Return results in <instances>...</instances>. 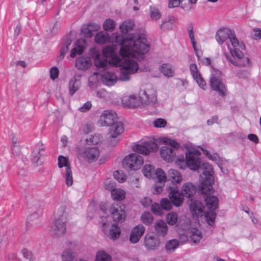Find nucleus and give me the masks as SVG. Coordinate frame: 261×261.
<instances>
[{"instance_id":"obj_1","label":"nucleus","mask_w":261,"mask_h":261,"mask_svg":"<svg viewBox=\"0 0 261 261\" xmlns=\"http://www.w3.org/2000/svg\"><path fill=\"white\" fill-rule=\"evenodd\" d=\"M119 50L120 57L116 55L112 46L104 47L102 53H97L94 58V65L98 68H106L108 65L121 67V73L119 80L127 81L130 80V75L134 74L138 70L137 62L129 58L131 56L142 60L144 55L150 49V45L147 39L143 36H139L136 39L132 37L123 38Z\"/></svg>"},{"instance_id":"obj_2","label":"nucleus","mask_w":261,"mask_h":261,"mask_svg":"<svg viewBox=\"0 0 261 261\" xmlns=\"http://www.w3.org/2000/svg\"><path fill=\"white\" fill-rule=\"evenodd\" d=\"M201 168L203 172L202 175L200 176L199 193L211 194L213 192V184L214 182L213 167L208 163H204Z\"/></svg>"},{"instance_id":"obj_3","label":"nucleus","mask_w":261,"mask_h":261,"mask_svg":"<svg viewBox=\"0 0 261 261\" xmlns=\"http://www.w3.org/2000/svg\"><path fill=\"white\" fill-rule=\"evenodd\" d=\"M213 192L214 190L213 189V192L211 194L201 193L205 195L204 197L205 205L210 211L205 212L204 216L206 222L211 226H213L215 223L217 215L215 211L218 207L219 204L218 198L216 196L211 195Z\"/></svg>"},{"instance_id":"obj_4","label":"nucleus","mask_w":261,"mask_h":261,"mask_svg":"<svg viewBox=\"0 0 261 261\" xmlns=\"http://www.w3.org/2000/svg\"><path fill=\"white\" fill-rule=\"evenodd\" d=\"M163 140L166 145H169L170 147L167 146H162L160 150V155L165 161L168 162H172L175 158V149L179 147V144L174 140L165 137Z\"/></svg>"},{"instance_id":"obj_5","label":"nucleus","mask_w":261,"mask_h":261,"mask_svg":"<svg viewBox=\"0 0 261 261\" xmlns=\"http://www.w3.org/2000/svg\"><path fill=\"white\" fill-rule=\"evenodd\" d=\"M143 163L142 156L136 153H130L126 156L122 162V166L125 169L136 170Z\"/></svg>"},{"instance_id":"obj_6","label":"nucleus","mask_w":261,"mask_h":261,"mask_svg":"<svg viewBox=\"0 0 261 261\" xmlns=\"http://www.w3.org/2000/svg\"><path fill=\"white\" fill-rule=\"evenodd\" d=\"M166 189L172 203L177 207L180 206L184 202V197L179 192L177 186L172 184V186L167 185Z\"/></svg>"},{"instance_id":"obj_7","label":"nucleus","mask_w":261,"mask_h":261,"mask_svg":"<svg viewBox=\"0 0 261 261\" xmlns=\"http://www.w3.org/2000/svg\"><path fill=\"white\" fill-rule=\"evenodd\" d=\"M109 134L112 138L109 144L111 146H114L119 142V140L115 139L118 136L121 135L124 131V126L122 122L120 121H115V123L109 126Z\"/></svg>"},{"instance_id":"obj_8","label":"nucleus","mask_w":261,"mask_h":261,"mask_svg":"<svg viewBox=\"0 0 261 261\" xmlns=\"http://www.w3.org/2000/svg\"><path fill=\"white\" fill-rule=\"evenodd\" d=\"M66 223L63 219H55L54 223L50 229V234L55 239L63 236L66 231Z\"/></svg>"},{"instance_id":"obj_9","label":"nucleus","mask_w":261,"mask_h":261,"mask_svg":"<svg viewBox=\"0 0 261 261\" xmlns=\"http://www.w3.org/2000/svg\"><path fill=\"white\" fill-rule=\"evenodd\" d=\"M58 165L60 168L63 167H65V178L66 184L68 187L71 186L73 184V177L68 158L63 155H59Z\"/></svg>"},{"instance_id":"obj_10","label":"nucleus","mask_w":261,"mask_h":261,"mask_svg":"<svg viewBox=\"0 0 261 261\" xmlns=\"http://www.w3.org/2000/svg\"><path fill=\"white\" fill-rule=\"evenodd\" d=\"M140 95L142 105L154 106L157 102L156 93L153 89L142 91Z\"/></svg>"},{"instance_id":"obj_11","label":"nucleus","mask_w":261,"mask_h":261,"mask_svg":"<svg viewBox=\"0 0 261 261\" xmlns=\"http://www.w3.org/2000/svg\"><path fill=\"white\" fill-rule=\"evenodd\" d=\"M200 152L198 150L195 152L189 151L186 153V165L192 170H197L199 168L201 161L198 157Z\"/></svg>"},{"instance_id":"obj_12","label":"nucleus","mask_w":261,"mask_h":261,"mask_svg":"<svg viewBox=\"0 0 261 261\" xmlns=\"http://www.w3.org/2000/svg\"><path fill=\"white\" fill-rule=\"evenodd\" d=\"M210 83L211 88L217 92L219 95L225 96L226 95L227 89L225 85L218 76L213 73L210 76Z\"/></svg>"},{"instance_id":"obj_13","label":"nucleus","mask_w":261,"mask_h":261,"mask_svg":"<svg viewBox=\"0 0 261 261\" xmlns=\"http://www.w3.org/2000/svg\"><path fill=\"white\" fill-rule=\"evenodd\" d=\"M99 150L97 146L86 147L80 153L83 158L91 163L97 160L99 156Z\"/></svg>"},{"instance_id":"obj_14","label":"nucleus","mask_w":261,"mask_h":261,"mask_svg":"<svg viewBox=\"0 0 261 261\" xmlns=\"http://www.w3.org/2000/svg\"><path fill=\"white\" fill-rule=\"evenodd\" d=\"M116 112L113 110H105L101 114L99 122L102 126H109L118 121Z\"/></svg>"},{"instance_id":"obj_15","label":"nucleus","mask_w":261,"mask_h":261,"mask_svg":"<svg viewBox=\"0 0 261 261\" xmlns=\"http://www.w3.org/2000/svg\"><path fill=\"white\" fill-rule=\"evenodd\" d=\"M190 203L189 204L190 210L193 216L197 217H202L204 215L203 209L204 206L203 204L197 200H194L193 198L190 199Z\"/></svg>"},{"instance_id":"obj_16","label":"nucleus","mask_w":261,"mask_h":261,"mask_svg":"<svg viewBox=\"0 0 261 261\" xmlns=\"http://www.w3.org/2000/svg\"><path fill=\"white\" fill-rule=\"evenodd\" d=\"M109 211L114 221L122 223L125 220L126 218L125 212L120 207L112 205L110 207Z\"/></svg>"},{"instance_id":"obj_17","label":"nucleus","mask_w":261,"mask_h":261,"mask_svg":"<svg viewBox=\"0 0 261 261\" xmlns=\"http://www.w3.org/2000/svg\"><path fill=\"white\" fill-rule=\"evenodd\" d=\"M107 225L108 224L106 222L102 224V230L107 234L110 239L115 240L118 239L121 234L120 227L115 224H112L109 229L107 231L106 230Z\"/></svg>"},{"instance_id":"obj_18","label":"nucleus","mask_w":261,"mask_h":261,"mask_svg":"<svg viewBox=\"0 0 261 261\" xmlns=\"http://www.w3.org/2000/svg\"><path fill=\"white\" fill-rule=\"evenodd\" d=\"M122 101L124 105L130 108L138 107L142 105L140 95L139 97L135 95L125 96L123 97Z\"/></svg>"},{"instance_id":"obj_19","label":"nucleus","mask_w":261,"mask_h":261,"mask_svg":"<svg viewBox=\"0 0 261 261\" xmlns=\"http://www.w3.org/2000/svg\"><path fill=\"white\" fill-rule=\"evenodd\" d=\"M145 230V228L142 224L135 226L132 230L129 237L130 241L134 244L137 243L144 233Z\"/></svg>"},{"instance_id":"obj_20","label":"nucleus","mask_w":261,"mask_h":261,"mask_svg":"<svg viewBox=\"0 0 261 261\" xmlns=\"http://www.w3.org/2000/svg\"><path fill=\"white\" fill-rule=\"evenodd\" d=\"M233 30L227 28H222L219 29L216 32L215 38L220 45H222L224 42L229 39Z\"/></svg>"},{"instance_id":"obj_21","label":"nucleus","mask_w":261,"mask_h":261,"mask_svg":"<svg viewBox=\"0 0 261 261\" xmlns=\"http://www.w3.org/2000/svg\"><path fill=\"white\" fill-rule=\"evenodd\" d=\"M160 244L159 238L152 235H146L144 237V245L147 250H154Z\"/></svg>"},{"instance_id":"obj_22","label":"nucleus","mask_w":261,"mask_h":261,"mask_svg":"<svg viewBox=\"0 0 261 261\" xmlns=\"http://www.w3.org/2000/svg\"><path fill=\"white\" fill-rule=\"evenodd\" d=\"M182 176L181 174L176 170L171 169L168 172V182L167 185H171L174 184L177 186V184H179L182 180Z\"/></svg>"},{"instance_id":"obj_23","label":"nucleus","mask_w":261,"mask_h":261,"mask_svg":"<svg viewBox=\"0 0 261 261\" xmlns=\"http://www.w3.org/2000/svg\"><path fill=\"white\" fill-rule=\"evenodd\" d=\"M152 145H155L152 142H144L142 144H137L133 146V150L134 151L140 154L147 155L150 152V149H152Z\"/></svg>"},{"instance_id":"obj_24","label":"nucleus","mask_w":261,"mask_h":261,"mask_svg":"<svg viewBox=\"0 0 261 261\" xmlns=\"http://www.w3.org/2000/svg\"><path fill=\"white\" fill-rule=\"evenodd\" d=\"M100 26L96 23H90L84 25L81 29L82 33L86 38H91L94 35V33L99 30Z\"/></svg>"},{"instance_id":"obj_25","label":"nucleus","mask_w":261,"mask_h":261,"mask_svg":"<svg viewBox=\"0 0 261 261\" xmlns=\"http://www.w3.org/2000/svg\"><path fill=\"white\" fill-rule=\"evenodd\" d=\"M154 228L155 232L158 237H164L168 232V226L163 220L156 221L154 224Z\"/></svg>"},{"instance_id":"obj_26","label":"nucleus","mask_w":261,"mask_h":261,"mask_svg":"<svg viewBox=\"0 0 261 261\" xmlns=\"http://www.w3.org/2000/svg\"><path fill=\"white\" fill-rule=\"evenodd\" d=\"M196 191V188L194 185L191 182H186L182 186L181 193L184 197L185 196L191 199Z\"/></svg>"},{"instance_id":"obj_27","label":"nucleus","mask_w":261,"mask_h":261,"mask_svg":"<svg viewBox=\"0 0 261 261\" xmlns=\"http://www.w3.org/2000/svg\"><path fill=\"white\" fill-rule=\"evenodd\" d=\"M118 78L115 73L108 71L101 75L102 82L109 86L114 85L118 81Z\"/></svg>"},{"instance_id":"obj_28","label":"nucleus","mask_w":261,"mask_h":261,"mask_svg":"<svg viewBox=\"0 0 261 261\" xmlns=\"http://www.w3.org/2000/svg\"><path fill=\"white\" fill-rule=\"evenodd\" d=\"M86 44L85 39H79L75 43V46L71 50L70 57L74 58L76 55H81L84 51V47Z\"/></svg>"},{"instance_id":"obj_29","label":"nucleus","mask_w":261,"mask_h":261,"mask_svg":"<svg viewBox=\"0 0 261 261\" xmlns=\"http://www.w3.org/2000/svg\"><path fill=\"white\" fill-rule=\"evenodd\" d=\"M81 75L74 76L69 82V94L72 96L79 89L80 85Z\"/></svg>"},{"instance_id":"obj_30","label":"nucleus","mask_w":261,"mask_h":261,"mask_svg":"<svg viewBox=\"0 0 261 261\" xmlns=\"http://www.w3.org/2000/svg\"><path fill=\"white\" fill-rule=\"evenodd\" d=\"M160 70L164 76L167 77H171L174 75V68L170 64H162L160 67Z\"/></svg>"},{"instance_id":"obj_31","label":"nucleus","mask_w":261,"mask_h":261,"mask_svg":"<svg viewBox=\"0 0 261 261\" xmlns=\"http://www.w3.org/2000/svg\"><path fill=\"white\" fill-rule=\"evenodd\" d=\"M91 65V60L89 58L81 57L78 58L76 60V67L79 69L85 70L90 67Z\"/></svg>"},{"instance_id":"obj_32","label":"nucleus","mask_w":261,"mask_h":261,"mask_svg":"<svg viewBox=\"0 0 261 261\" xmlns=\"http://www.w3.org/2000/svg\"><path fill=\"white\" fill-rule=\"evenodd\" d=\"M71 41L72 40L71 39L70 36L69 35L67 36L64 42V45L62 47L60 51V55L57 58V62H59L64 58L65 55L67 53L69 49V46L71 44Z\"/></svg>"},{"instance_id":"obj_33","label":"nucleus","mask_w":261,"mask_h":261,"mask_svg":"<svg viewBox=\"0 0 261 261\" xmlns=\"http://www.w3.org/2000/svg\"><path fill=\"white\" fill-rule=\"evenodd\" d=\"M224 55H225V57L226 58V59L230 62H231L233 65H235V66H241V67H246V66H249L250 64V60H249V58L247 57H246L244 59L243 61L237 62V61H235L234 60H233V57L234 56H232L231 55H229L228 54H227L226 53H224Z\"/></svg>"},{"instance_id":"obj_34","label":"nucleus","mask_w":261,"mask_h":261,"mask_svg":"<svg viewBox=\"0 0 261 261\" xmlns=\"http://www.w3.org/2000/svg\"><path fill=\"white\" fill-rule=\"evenodd\" d=\"M184 0H169L168 6L170 8L176 7L179 6L185 11H189L192 9L188 4L184 5Z\"/></svg>"},{"instance_id":"obj_35","label":"nucleus","mask_w":261,"mask_h":261,"mask_svg":"<svg viewBox=\"0 0 261 261\" xmlns=\"http://www.w3.org/2000/svg\"><path fill=\"white\" fill-rule=\"evenodd\" d=\"M143 173L145 176L149 178H153L156 170L154 167L150 164L145 165L143 168Z\"/></svg>"},{"instance_id":"obj_36","label":"nucleus","mask_w":261,"mask_h":261,"mask_svg":"<svg viewBox=\"0 0 261 261\" xmlns=\"http://www.w3.org/2000/svg\"><path fill=\"white\" fill-rule=\"evenodd\" d=\"M176 18L173 16H169L165 19L161 24V28L163 30H170L172 29Z\"/></svg>"},{"instance_id":"obj_37","label":"nucleus","mask_w":261,"mask_h":261,"mask_svg":"<svg viewBox=\"0 0 261 261\" xmlns=\"http://www.w3.org/2000/svg\"><path fill=\"white\" fill-rule=\"evenodd\" d=\"M179 246V242L176 239H172L168 241L166 245L165 248L169 253L173 252Z\"/></svg>"},{"instance_id":"obj_38","label":"nucleus","mask_w":261,"mask_h":261,"mask_svg":"<svg viewBox=\"0 0 261 261\" xmlns=\"http://www.w3.org/2000/svg\"><path fill=\"white\" fill-rule=\"evenodd\" d=\"M135 24L133 21L130 20L125 21L120 25V29L122 34H126L129 31L132 30L134 27Z\"/></svg>"},{"instance_id":"obj_39","label":"nucleus","mask_w":261,"mask_h":261,"mask_svg":"<svg viewBox=\"0 0 261 261\" xmlns=\"http://www.w3.org/2000/svg\"><path fill=\"white\" fill-rule=\"evenodd\" d=\"M112 197L113 199L121 201L125 198V192L121 189H115L111 193Z\"/></svg>"},{"instance_id":"obj_40","label":"nucleus","mask_w":261,"mask_h":261,"mask_svg":"<svg viewBox=\"0 0 261 261\" xmlns=\"http://www.w3.org/2000/svg\"><path fill=\"white\" fill-rule=\"evenodd\" d=\"M111 256L103 250L97 252L96 255L95 261H111Z\"/></svg>"},{"instance_id":"obj_41","label":"nucleus","mask_w":261,"mask_h":261,"mask_svg":"<svg viewBox=\"0 0 261 261\" xmlns=\"http://www.w3.org/2000/svg\"><path fill=\"white\" fill-rule=\"evenodd\" d=\"M153 178H156L158 181L160 183L167 181L168 177L166 176L165 173L161 168H158L155 172V175Z\"/></svg>"},{"instance_id":"obj_42","label":"nucleus","mask_w":261,"mask_h":261,"mask_svg":"<svg viewBox=\"0 0 261 261\" xmlns=\"http://www.w3.org/2000/svg\"><path fill=\"white\" fill-rule=\"evenodd\" d=\"M141 219L144 224L150 225L152 223L153 217L150 212H145L142 213Z\"/></svg>"},{"instance_id":"obj_43","label":"nucleus","mask_w":261,"mask_h":261,"mask_svg":"<svg viewBox=\"0 0 261 261\" xmlns=\"http://www.w3.org/2000/svg\"><path fill=\"white\" fill-rule=\"evenodd\" d=\"M73 252L71 248L65 249L62 253V259L63 261H73L74 258Z\"/></svg>"},{"instance_id":"obj_44","label":"nucleus","mask_w":261,"mask_h":261,"mask_svg":"<svg viewBox=\"0 0 261 261\" xmlns=\"http://www.w3.org/2000/svg\"><path fill=\"white\" fill-rule=\"evenodd\" d=\"M65 211V207L64 206H60L55 212V219H63L64 221H67V217Z\"/></svg>"},{"instance_id":"obj_45","label":"nucleus","mask_w":261,"mask_h":261,"mask_svg":"<svg viewBox=\"0 0 261 261\" xmlns=\"http://www.w3.org/2000/svg\"><path fill=\"white\" fill-rule=\"evenodd\" d=\"M166 219L169 225H173L177 222L178 216L175 212H170L167 215Z\"/></svg>"},{"instance_id":"obj_46","label":"nucleus","mask_w":261,"mask_h":261,"mask_svg":"<svg viewBox=\"0 0 261 261\" xmlns=\"http://www.w3.org/2000/svg\"><path fill=\"white\" fill-rule=\"evenodd\" d=\"M191 239L194 243H199L202 239L201 232L197 229H192L191 230Z\"/></svg>"},{"instance_id":"obj_47","label":"nucleus","mask_w":261,"mask_h":261,"mask_svg":"<svg viewBox=\"0 0 261 261\" xmlns=\"http://www.w3.org/2000/svg\"><path fill=\"white\" fill-rule=\"evenodd\" d=\"M102 140V137L99 134H94L91 135L89 139H86V141L88 144H93L97 145L101 142Z\"/></svg>"},{"instance_id":"obj_48","label":"nucleus","mask_w":261,"mask_h":261,"mask_svg":"<svg viewBox=\"0 0 261 261\" xmlns=\"http://www.w3.org/2000/svg\"><path fill=\"white\" fill-rule=\"evenodd\" d=\"M115 22L111 19H106L103 24L104 30L106 31H112L115 28Z\"/></svg>"},{"instance_id":"obj_49","label":"nucleus","mask_w":261,"mask_h":261,"mask_svg":"<svg viewBox=\"0 0 261 261\" xmlns=\"http://www.w3.org/2000/svg\"><path fill=\"white\" fill-rule=\"evenodd\" d=\"M108 40V36L106 34L102 32L97 33L95 37V41L96 43L99 44H104Z\"/></svg>"},{"instance_id":"obj_50","label":"nucleus","mask_w":261,"mask_h":261,"mask_svg":"<svg viewBox=\"0 0 261 261\" xmlns=\"http://www.w3.org/2000/svg\"><path fill=\"white\" fill-rule=\"evenodd\" d=\"M114 177L119 182H123L126 180V175L122 171L117 170L114 172Z\"/></svg>"},{"instance_id":"obj_51","label":"nucleus","mask_w":261,"mask_h":261,"mask_svg":"<svg viewBox=\"0 0 261 261\" xmlns=\"http://www.w3.org/2000/svg\"><path fill=\"white\" fill-rule=\"evenodd\" d=\"M161 208L165 210H170L172 208V203L167 198H163L160 202Z\"/></svg>"},{"instance_id":"obj_52","label":"nucleus","mask_w":261,"mask_h":261,"mask_svg":"<svg viewBox=\"0 0 261 261\" xmlns=\"http://www.w3.org/2000/svg\"><path fill=\"white\" fill-rule=\"evenodd\" d=\"M150 14L151 18L154 20L159 19L161 17V14L159 10L151 6L150 7Z\"/></svg>"},{"instance_id":"obj_53","label":"nucleus","mask_w":261,"mask_h":261,"mask_svg":"<svg viewBox=\"0 0 261 261\" xmlns=\"http://www.w3.org/2000/svg\"><path fill=\"white\" fill-rule=\"evenodd\" d=\"M227 46L232 56H235L239 60L243 59L242 61H244V59L245 58H244V54L242 53V51L237 48H234V49L232 50L231 48H230V46L229 44H228Z\"/></svg>"},{"instance_id":"obj_54","label":"nucleus","mask_w":261,"mask_h":261,"mask_svg":"<svg viewBox=\"0 0 261 261\" xmlns=\"http://www.w3.org/2000/svg\"><path fill=\"white\" fill-rule=\"evenodd\" d=\"M167 124V121L162 118L156 119L153 121V126L156 128L165 127Z\"/></svg>"},{"instance_id":"obj_55","label":"nucleus","mask_w":261,"mask_h":261,"mask_svg":"<svg viewBox=\"0 0 261 261\" xmlns=\"http://www.w3.org/2000/svg\"><path fill=\"white\" fill-rule=\"evenodd\" d=\"M12 142L13 144V147L12 148V153L15 155H18L19 154L20 149L17 145L18 142L17 139L15 137H12Z\"/></svg>"},{"instance_id":"obj_56","label":"nucleus","mask_w":261,"mask_h":261,"mask_svg":"<svg viewBox=\"0 0 261 261\" xmlns=\"http://www.w3.org/2000/svg\"><path fill=\"white\" fill-rule=\"evenodd\" d=\"M105 188L106 190L111 192V193L116 188V183L115 181L107 180L104 183Z\"/></svg>"},{"instance_id":"obj_57","label":"nucleus","mask_w":261,"mask_h":261,"mask_svg":"<svg viewBox=\"0 0 261 261\" xmlns=\"http://www.w3.org/2000/svg\"><path fill=\"white\" fill-rule=\"evenodd\" d=\"M162 209L161 204L156 203L152 204L151 206L152 212L156 215H161Z\"/></svg>"},{"instance_id":"obj_58","label":"nucleus","mask_w":261,"mask_h":261,"mask_svg":"<svg viewBox=\"0 0 261 261\" xmlns=\"http://www.w3.org/2000/svg\"><path fill=\"white\" fill-rule=\"evenodd\" d=\"M194 80L196 81L198 85L200 88L205 90L206 89L207 86L206 84V82L204 80V79L202 77L201 75L197 76L196 78H194Z\"/></svg>"},{"instance_id":"obj_59","label":"nucleus","mask_w":261,"mask_h":261,"mask_svg":"<svg viewBox=\"0 0 261 261\" xmlns=\"http://www.w3.org/2000/svg\"><path fill=\"white\" fill-rule=\"evenodd\" d=\"M229 39L233 47H236L239 45V41L236 38L235 32L233 30H232L231 35H230V37H229Z\"/></svg>"},{"instance_id":"obj_60","label":"nucleus","mask_w":261,"mask_h":261,"mask_svg":"<svg viewBox=\"0 0 261 261\" xmlns=\"http://www.w3.org/2000/svg\"><path fill=\"white\" fill-rule=\"evenodd\" d=\"M190 70L193 78H196L197 76L200 75L198 70L197 65L195 64H191L190 66Z\"/></svg>"},{"instance_id":"obj_61","label":"nucleus","mask_w":261,"mask_h":261,"mask_svg":"<svg viewBox=\"0 0 261 261\" xmlns=\"http://www.w3.org/2000/svg\"><path fill=\"white\" fill-rule=\"evenodd\" d=\"M42 155V154H35L34 153V151H33L31 158V160L33 164L36 166H38L39 165H40L41 163L39 162L40 158Z\"/></svg>"},{"instance_id":"obj_62","label":"nucleus","mask_w":261,"mask_h":261,"mask_svg":"<svg viewBox=\"0 0 261 261\" xmlns=\"http://www.w3.org/2000/svg\"><path fill=\"white\" fill-rule=\"evenodd\" d=\"M59 71L57 67H53L50 69V77L53 80H55L59 76Z\"/></svg>"},{"instance_id":"obj_63","label":"nucleus","mask_w":261,"mask_h":261,"mask_svg":"<svg viewBox=\"0 0 261 261\" xmlns=\"http://www.w3.org/2000/svg\"><path fill=\"white\" fill-rule=\"evenodd\" d=\"M176 164L178 166H180V168L184 169L186 165V159H185L184 156H179L176 160Z\"/></svg>"},{"instance_id":"obj_64","label":"nucleus","mask_w":261,"mask_h":261,"mask_svg":"<svg viewBox=\"0 0 261 261\" xmlns=\"http://www.w3.org/2000/svg\"><path fill=\"white\" fill-rule=\"evenodd\" d=\"M92 107V104L90 101H87L85 103L82 107H80L79 110L82 112H86L88 111Z\"/></svg>"}]
</instances>
